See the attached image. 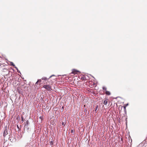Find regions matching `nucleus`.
<instances>
[{
  "label": "nucleus",
  "instance_id": "nucleus-1",
  "mask_svg": "<svg viewBox=\"0 0 147 147\" xmlns=\"http://www.w3.org/2000/svg\"><path fill=\"white\" fill-rule=\"evenodd\" d=\"M53 85V82H52L50 84L44 85L43 87L45 88L47 91H51L52 90L51 86Z\"/></svg>",
  "mask_w": 147,
  "mask_h": 147
},
{
  "label": "nucleus",
  "instance_id": "nucleus-2",
  "mask_svg": "<svg viewBox=\"0 0 147 147\" xmlns=\"http://www.w3.org/2000/svg\"><path fill=\"white\" fill-rule=\"evenodd\" d=\"M8 130L7 129H5L3 133V136L4 137L7 134H8Z\"/></svg>",
  "mask_w": 147,
  "mask_h": 147
},
{
  "label": "nucleus",
  "instance_id": "nucleus-3",
  "mask_svg": "<svg viewBox=\"0 0 147 147\" xmlns=\"http://www.w3.org/2000/svg\"><path fill=\"white\" fill-rule=\"evenodd\" d=\"M109 102L108 99H105L103 102V104L104 105H107L108 102Z\"/></svg>",
  "mask_w": 147,
  "mask_h": 147
},
{
  "label": "nucleus",
  "instance_id": "nucleus-4",
  "mask_svg": "<svg viewBox=\"0 0 147 147\" xmlns=\"http://www.w3.org/2000/svg\"><path fill=\"white\" fill-rule=\"evenodd\" d=\"M82 81L85 80H86V77L84 76H81L80 78H79Z\"/></svg>",
  "mask_w": 147,
  "mask_h": 147
},
{
  "label": "nucleus",
  "instance_id": "nucleus-5",
  "mask_svg": "<svg viewBox=\"0 0 147 147\" xmlns=\"http://www.w3.org/2000/svg\"><path fill=\"white\" fill-rule=\"evenodd\" d=\"M105 94L108 95H110L111 94V93L109 91H106Z\"/></svg>",
  "mask_w": 147,
  "mask_h": 147
},
{
  "label": "nucleus",
  "instance_id": "nucleus-6",
  "mask_svg": "<svg viewBox=\"0 0 147 147\" xmlns=\"http://www.w3.org/2000/svg\"><path fill=\"white\" fill-rule=\"evenodd\" d=\"M28 121H27V124H26L25 125H24V127L25 128H27V127H28Z\"/></svg>",
  "mask_w": 147,
  "mask_h": 147
},
{
  "label": "nucleus",
  "instance_id": "nucleus-7",
  "mask_svg": "<svg viewBox=\"0 0 147 147\" xmlns=\"http://www.w3.org/2000/svg\"><path fill=\"white\" fill-rule=\"evenodd\" d=\"M102 89L103 90H105V91H107V88L105 87H102Z\"/></svg>",
  "mask_w": 147,
  "mask_h": 147
},
{
  "label": "nucleus",
  "instance_id": "nucleus-8",
  "mask_svg": "<svg viewBox=\"0 0 147 147\" xmlns=\"http://www.w3.org/2000/svg\"><path fill=\"white\" fill-rule=\"evenodd\" d=\"M10 65H12V66H15V65H14V64L12 62H11Z\"/></svg>",
  "mask_w": 147,
  "mask_h": 147
},
{
  "label": "nucleus",
  "instance_id": "nucleus-9",
  "mask_svg": "<svg viewBox=\"0 0 147 147\" xmlns=\"http://www.w3.org/2000/svg\"><path fill=\"white\" fill-rule=\"evenodd\" d=\"M42 80H47V79L45 77H43L42 78Z\"/></svg>",
  "mask_w": 147,
  "mask_h": 147
},
{
  "label": "nucleus",
  "instance_id": "nucleus-10",
  "mask_svg": "<svg viewBox=\"0 0 147 147\" xmlns=\"http://www.w3.org/2000/svg\"><path fill=\"white\" fill-rule=\"evenodd\" d=\"M126 106H125V105H124V106L123 107L124 111H126Z\"/></svg>",
  "mask_w": 147,
  "mask_h": 147
},
{
  "label": "nucleus",
  "instance_id": "nucleus-11",
  "mask_svg": "<svg viewBox=\"0 0 147 147\" xmlns=\"http://www.w3.org/2000/svg\"><path fill=\"white\" fill-rule=\"evenodd\" d=\"M41 79H40L39 80H38L36 82V84H37L38 82H41Z\"/></svg>",
  "mask_w": 147,
  "mask_h": 147
},
{
  "label": "nucleus",
  "instance_id": "nucleus-12",
  "mask_svg": "<svg viewBox=\"0 0 147 147\" xmlns=\"http://www.w3.org/2000/svg\"><path fill=\"white\" fill-rule=\"evenodd\" d=\"M62 124L64 126L65 124V123H64V122L62 121Z\"/></svg>",
  "mask_w": 147,
  "mask_h": 147
},
{
  "label": "nucleus",
  "instance_id": "nucleus-13",
  "mask_svg": "<svg viewBox=\"0 0 147 147\" xmlns=\"http://www.w3.org/2000/svg\"><path fill=\"white\" fill-rule=\"evenodd\" d=\"M98 105H97L95 108V111L97 110V109L98 108Z\"/></svg>",
  "mask_w": 147,
  "mask_h": 147
},
{
  "label": "nucleus",
  "instance_id": "nucleus-14",
  "mask_svg": "<svg viewBox=\"0 0 147 147\" xmlns=\"http://www.w3.org/2000/svg\"><path fill=\"white\" fill-rule=\"evenodd\" d=\"M54 76V75H52V76H50V77L49 78H51L52 76Z\"/></svg>",
  "mask_w": 147,
  "mask_h": 147
},
{
  "label": "nucleus",
  "instance_id": "nucleus-15",
  "mask_svg": "<svg viewBox=\"0 0 147 147\" xmlns=\"http://www.w3.org/2000/svg\"><path fill=\"white\" fill-rule=\"evenodd\" d=\"M72 73L74 74H76V73L75 72H74V71H73Z\"/></svg>",
  "mask_w": 147,
  "mask_h": 147
},
{
  "label": "nucleus",
  "instance_id": "nucleus-16",
  "mask_svg": "<svg viewBox=\"0 0 147 147\" xmlns=\"http://www.w3.org/2000/svg\"><path fill=\"white\" fill-rule=\"evenodd\" d=\"M22 121H23V118L22 117Z\"/></svg>",
  "mask_w": 147,
  "mask_h": 147
},
{
  "label": "nucleus",
  "instance_id": "nucleus-17",
  "mask_svg": "<svg viewBox=\"0 0 147 147\" xmlns=\"http://www.w3.org/2000/svg\"><path fill=\"white\" fill-rule=\"evenodd\" d=\"M128 105V104H127L125 105V106H127V105Z\"/></svg>",
  "mask_w": 147,
  "mask_h": 147
},
{
  "label": "nucleus",
  "instance_id": "nucleus-18",
  "mask_svg": "<svg viewBox=\"0 0 147 147\" xmlns=\"http://www.w3.org/2000/svg\"><path fill=\"white\" fill-rule=\"evenodd\" d=\"M73 130H71V132L72 133V132H73Z\"/></svg>",
  "mask_w": 147,
  "mask_h": 147
}]
</instances>
